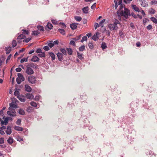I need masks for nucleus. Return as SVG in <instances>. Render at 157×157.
I'll use <instances>...</instances> for the list:
<instances>
[{"mask_svg":"<svg viewBox=\"0 0 157 157\" xmlns=\"http://www.w3.org/2000/svg\"><path fill=\"white\" fill-rule=\"evenodd\" d=\"M49 56L52 58V60L53 61L55 59V57L54 54L52 52H49Z\"/></svg>","mask_w":157,"mask_h":157,"instance_id":"obj_22","label":"nucleus"},{"mask_svg":"<svg viewBox=\"0 0 157 157\" xmlns=\"http://www.w3.org/2000/svg\"><path fill=\"white\" fill-rule=\"evenodd\" d=\"M138 2L142 7H146L148 6L147 2L145 0H138Z\"/></svg>","mask_w":157,"mask_h":157,"instance_id":"obj_3","label":"nucleus"},{"mask_svg":"<svg viewBox=\"0 0 157 157\" xmlns=\"http://www.w3.org/2000/svg\"><path fill=\"white\" fill-rule=\"evenodd\" d=\"M21 70V69L20 67H18L16 69V71L17 72H20Z\"/></svg>","mask_w":157,"mask_h":157,"instance_id":"obj_62","label":"nucleus"},{"mask_svg":"<svg viewBox=\"0 0 157 157\" xmlns=\"http://www.w3.org/2000/svg\"><path fill=\"white\" fill-rule=\"evenodd\" d=\"M81 36V35H80L79 36H77L76 37H75L73 38V40H78L80 39Z\"/></svg>","mask_w":157,"mask_h":157,"instance_id":"obj_45","label":"nucleus"},{"mask_svg":"<svg viewBox=\"0 0 157 157\" xmlns=\"http://www.w3.org/2000/svg\"><path fill=\"white\" fill-rule=\"evenodd\" d=\"M108 27L109 28V29L111 31L117 30L118 28L117 26L113 24H109Z\"/></svg>","mask_w":157,"mask_h":157,"instance_id":"obj_5","label":"nucleus"},{"mask_svg":"<svg viewBox=\"0 0 157 157\" xmlns=\"http://www.w3.org/2000/svg\"><path fill=\"white\" fill-rule=\"evenodd\" d=\"M40 33L39 32V31L38 30L37 31H33V33L32 35H33L35 36H37L39 34H40Z\"/></svg>","mask_w":157,"mask_h":157,"instance_id":"obj_30","label":"nucleus"},{"mask_svg":"<svg viewBox=\"0 0 157 157\" xmlns=\"http://www.w3.org/2000/svg\"><path fill=\"white\" fill-rule=\"evenodd\" d=\"M19 113L21 115H24L25 114V112L24 110L21 109H19Z\"/></svg>","mask_w":157,"mask_h":157,"instance_id":"obj_24","label":"nucleus"},{"mask_svg":"<svg viewBox=\"0 0 157 157\" xmlns=\"http://www.w3.org/2000/svg\"><path fill=\"white\" fill-rule=\"evenodd\" d=\"M75 42L74 40H71L70 42V44L73 45H75Z\"/></svg>","mask_w":157,"mask_h":157,"instance_id":"obj_59","label":"nucleus"},{"mask_svg":"<svg viewBox=\"0 0 157 157\" xmlns=\"http://www.w3.org/2000/svg\"><path fill=\"white\" fill-rule=\"evenodd\" d=\"M17 76L18 78H19L22 81L25 80V78L23 75L21 73H18L17 74Z\"/></svg>","mask_w":157,"mask_h":157,"instance_id":"obj_14","label":"nucleus"},{"mask_svg":"<svg viewBox=\"0 0 157 157\" xmlns=\"http://www.w3.org/2000/svg\"><path fill=\"white\" fill-rule=\"evenodd\" d=\"M37 29H38L40 31H44V29L43 27L41 25H39L37 26Z\"/></svg>","mask_w":157,"mask_h":157,"instance_id":"obj_42","label":"nucleus"},{"mask_svg":"<svg viewBox=\"0 0 157 157\" xmlns=\"http://www.w3.org/2000/svg\"><path fill=\"white\" fill-rule=\"evenodd\" d=\"M122 0H114L115 4V8L117 9L118 5H120L119 10L117 11L118 16L121 17L123 16V19L125 20L127 19L128 16L131 15L130 11L127 8L123 6L121 4Z\"/></svg>","mask_w":157,"mask_h":157,"instance_id":"obj_1","label":"nucleus"},{"mask_svg":"<svg viewBox=\"0 0 157 157\" xmlns=\"http://www.w3.org/2000/svg\"><path fill=\"white\" fill-rule=\"evenodd\" d=\"M34 97V96L32 94L27 93L26 94V97L28 99H32Z\"/></svg>","mask_w":157,"mask_h":157,"instance_id":"obj_7","label":"nucleus"},{"mask_svg":"<svg viewBox=\"0 0 157 157\" xmlns=\"http://www.w3.org/2000/svg\"><path fill=\"white\" fill-rule=\"evenodd\" d=\"M4 143V138H0V144H2Z\"/></svg>","mask_w":157,"mask_h":157,"instance_id":"obj_57","label":"nucleus"},{"mask_svg":"<svg viewBox=\"0 0 157 157\" xmlns=\"http://www.w3.org/2000/svg\"><path fill=\"white\" fill-rule=\"evenodd\" d=\"M17 140L19 142H21V141L23 140V139L21 137L18 136L17 138Z\"/></svg>","mask_w":157,"mask_h":157,"instance_id":"obj_52","label":"nucleus"},{"mask_svg":"<svg viewBox=\"0 0 157 157\" xmlns=\"http://www.w3.org/2000/svg\"><path fill=\"white\" fill-rule=\"evenodd\" d=\"M11 47L10 46L9 47L6 48V54H9L11 51Z\"/></svg>","mask_w":157,"mask_h":157,"instance_id":"obj_27","label":"nucleus"},{"mask_svg":"<svg viewBox=\"0 0 157 157\" xmlns=\"http://www.w3.org/2000/svg\"><path fill=\"white\" fill-rule=\"evenodd\" d=\"M88 46L89 48L90 49H93L94 47V46L91 42L89 43L88 44Z\"/></svg>","mask_w":157,"mask_h":157,"instance_id":"obj_40","label":"nucleus"},{"mask_svg":"<svg viewBox=\"0 0 157 157\" xmlns=\"http://www.w3.org/2000/svg\"><path fill=\"white\" fill-rule=\"evenodd\" d=\"M9 109L10 111H11L12 113H16L15 110L14 109H12V108H11L10 107H9Z\"/></svg>","mask_w":157,"mask_h":157,"instance_id":"obj_51","label":"nucleus"},{"mask_svg":"<svg viewBox=\"0 0 157 157\" xmlns=\"http://www.w3.org/2000/svg\"><path fill=\"white\" fill-rule=\"evenodd\" d=\"M58 59L59 61H62L63 59V55L59 52H58L57 54Z\"/></svg>","mask_w":157,"mask_h":157,"instance_id":"obj_8","label":"nucleus"},{"mask_svg":"<svg viewBox=\"0 0 157 157\" xmlns=\"http://www.w3.org/2000/svg\"><path fill=\"white\" fill-rule=\"evenodd\" d=\"M8 118L6 117L4 121H1V124L2 125H3L5 124V125H6L7 124L8 122Z\"/></svg>","mask_w":157,"mask_h":157,"instance_id":"obj_18","label":"nucleus"},{"mask_svg":"<svg viewBox=\"0 0 157 157\" xmlns=\"http://www.w3.org/2000/svg\"><path fill=\"white\" fill-rule=\"evenodd\" d=\"M38 56L40 57H45V54L44 52H42L40 54L38 55Z\"/></svg>","mask_w":157,"mask_h":157,"instance_id":"obj_35","label":"nucleus"},{"mask_svg":"<svg viewBox=\"0 0 157 157\" xmlns=\"http://www.w3.org/2000/svg\"><path fill=\"white\" fill-rule=\"evenodd\" d=\"M6 132L7 135H10L11 133L12 130L10 126H7Z\"/></svg>","mask_w":157,"mask_h":157,"instance_id":"obj_10","label":"nucleus"},{"mask_svg":"<svg viewBox=\"0 0 157 157\" xmlns=\"http://www.w3.org/2000/svg\"><path fill=\"white\" fill-rule=\"evenodd\" d=\"M30 105L34 107H36L37 106V104L35 102L32 101L30 103Z\"/></svg>","mask_w":157,"mask_h":157,"instance_id":"obj_39","label":"nucleus"},{"mask_svg":"<svg viewBox=\"0 0 157 157\" xmlns=\"http://www.w3.org/2000/svg\"><path fill=\"white\" fill-rule=\"evenodd\" d=\"M11 55H10L7 57V59L6 60V63H7L9 60L11 58Z\"/></svg>","mask_w":157,"mask_h":157,"instance_id":"obj_63","label":"nucleus"},{"mask_svg":"<svg viewBox=\"0 0 157 157\" xmlns=\"http://www.w3.org/2000/svg\"><path fill=\"white\" fill-rule=\"evenodd\" d=\"M28 80L29 82L32 83L34 84L35 83L36 80L35 77L33 76H30L29 77Z\"/></svg>","mask_w":157,"mask_h":157,"instance_id":"obj_4","label":"nucleus"},{"mask_svg":"<svg viewBox=\"0 0 157 157\" xmlns=\"http://www.w3.org/2000/svg\"><path fill=\"white\" fill-rule=\"evenodd\" d=\"M82 10L84 13H87L88 12L89 8L88 6H86L82 8Z\"/></svg>","mask_w":157,"mask_h":157,"instance_id":"obj_13","label":"nucleus"},{"mask_svg":"<svg viewBox=\"0 0 157 157\" xmlns=\"http://www.w3.org/2000/svg\"><path fill=\"white\" fill-rule=\"evenodd\" d=\"M96 3H94L91 7V8L92 9H94L96 7Z\"/></svg>","mask_w":157,"mask_h":157,"instance_id":"obj_60","label":"nucleus"},{"mask_svg":"<svg viewBox=\"0 0 157 157\" xmlns=\"http://www.w3.org/2000/svg\"><path fill=\"white\" fill-rule=\"evenodd\" d=\"M48 45L50 48L54 46V44L53 43V41H49Z\"/></svg>","mask_w":157,"mask_h":157,"instance_id":"obj_33","label":"nucleus"},{"mask_svg":"<svg viewBox=\"0 0 157 157\" xmlns=\"http://www.w3.org/2000/svg\"><path fill=\"white\" fill-rule=\"evenodd\" d=\"M11 108H13L15 109H16L17 108V105L14 104L10 103V107Z\"/></svg>","mask_w":157,"mask_h":157,"instance_id":"obj_29","label":"nucleus"},{"mask_svg":"<svg viewBox=\"0 0 157 157\" xmlns=\"http://www.w3.org/2000/svg\"><path fill=\"white\" fill-rule=\"evenodd\" d=\"M105 21V19H103L99 23L98 26H101V27H103V25L102 24Z\"/></svg>","mask_w":157,"mask_h":157,"instance_id":"obj_34","label":"nucleus"},{"mask_svg":"<svg viewBox=\"0 0 157 157\" xmlns=\"http://www.w3.org/2000/svg\"><path fill=\"white\" fill-rule=\"evenodd\" d=\"M25 88L26 91L28 92H30L31 91L32 89L28 85H25Z\"/></svg>","mask_w":157,"mask_h":157,"instance_id":"obj_11","label":"nucleus"},{"mask_svg":"<svg viewBox=\"0 0 157 157\" xmlns=\"http://www.w3.org/2000/svg\"><path fill=\"white\" fill-rule=\"evenodd\" d=\"M132 0H124V2L126 4L130 3Z\"/></svg>","mask_w":157,"mask_h":157,"instance_id":"obj_58","label":"nucleus"},{"mask_svg":"<svg viewBox=\"0 0 157 157\" xmlns=\"http://www.w3.org/2000/svg\"><path fill=\"white\" fill-rule=\"evenodd\" d=\"M60 51L62 52L63 54H64L65 55H67V52L66 50L63 48H60L59 49Z\"/></svg>","mask_w":157,"mask_h":157,"instance_id":"obj_16","label":"nucleus"},{"mask_svg":"<svg viewBox=\"0 0 157 157\" xmlns=\"http://www.w3.org/2000/svg\"><path fill=\"white\" fill-rule=\"evenodd\" d=\"M8 143L10 144H12L13 141V140L11 137H10L7 140Z\"/></svg>","mask_w":157,"mask_h":157,"instance_id":"obj_23","label":"nucleus"},{"mask_svg":"<svg viewBox=\"0 0 157 157\" xmlns=\"http://www.w3.org/2000/svg\"><path fill=\"white\" fill-rule=\"evenodd\" d=\"M74 18L77 21H80L82 19V18L81 17L78 16H75Z\"/></svg>","mask_w":157,"mask_h":157,"instance_id":"obj_28","label":"nucleus"},{"mask_svg":"<svg viewBox=\"0 0 157 157\" xmlns=\"http://www.w3.org/2000/svg\"><path fill=\"white\" fill-rule=\"evenodd\" d=\"M85 49V47L84 45H82L79 48V50L80 51H83Z\"/></svg>","mask_w":157,"mask_h":157,"instance_id":"obj_41","label":"nucleus"},{"mask_svg":"<svg viewBox=\"0 0 157 157\" xmlns=\"http://www.w3.org/2000/svg\"><path fill=\"white\" fill-rule=\"evenodd\" d=\"M19 99L22 102H24L25 101V99L24 97H20L19 98Z\"/></svg>","mask_w":157,"mask_h":157,"instance_id":"obj_50","label":"nucleus"},{"mask_svg":"<svg viewBox=\"0 0 157 157\" xmlns=\"http://www.w3.org/2000/svg\"><path fill=\"white\" fill-rule=\"evenodd\" d=\"M27 66L30 67L35 68H36L37 67V65L36 64L33 63L28 64Z\"/></svg>","mask_w":157,"mask_h":157,"instance_id":"obj_12","label":"nucleus"},{"mask_svg":"<svg viewBox=\"0 0 157 157\" xmlns=\"http://www.w3.org/2000/svg\"><path fill=\"white\" fill-rule=\"evenodd\" d=\"M101 46L103 50L107 48V46L105 42H102L101 44Z\"/></svg>","mask_w":157,"mask_h":157,"instance_id":"obj_31","label":"nucleus"},{"mask_svg":"<svg viewBox=\"0 0 157 157\" xmlns=\"http://www.w3.org/2000/svg\"><path fill=\"white\" fill-rule=\"evenodd\" d=\"M25 72L28 75H31L34 73L33 69L31 68L28 67L27 65L26 66V69Z\"/></svg>","mask_w":157,"mask_h":157,"instance_id":"obj_2","label":"nucleus"},{"mask_svg":"<svg viewBox=\"0 0 157 157\" xmlns=\"http://www.w3.org/2000/svg\"><path fill=\"white\" fill-rule=\"evenodd\" d=\"M99 34L100 33L99 32H97L96 34H94L93 36L92 39L94 40H98L99 38Z\"/></svg>","mask_w":157,"mask_h":157,"instance_id":"obj_6","label":"nucleus"},{"mask_svg":"<svg viewBox=\"0 0 157 157\" xmlns=\"http://www.w3.org/2000/svg\"><path fill=\"white\" fill-rule=\"evenodd\" d=\"M21 120L20 119H18L16 121V124L18 125H21Z\"/></svg>","mask_w":157,"mask_h":157,"instance_id":"obj_53","label":"nucleus"},{"mask_svg":"<svg viewBox=\"0 0 157 157\" xmlns=\"http://www.w3.org/2000/svg\"><path fill=\"white\" fill-rule=\"evenodd\" d=\"M20 93L18 90H16L14 93V94L15 96H17V97L19 95Z\"/></svg>","mask_w":157,"mask_h":157,"instance_id":"obj_49","label":"nucleus"},{"mask_svg":"<svg viewBox=\"0 0 157 157\" xmlns=\"http://www.w3.org/2000/svg\"><path fill=\"white\" fill-rule=\"evenodd\" d=\"M132 9L135 11H137L138 12H139L140 11L139 8L136 5H132Z\"/></svg>","mask_w":157,"mask_h":157,"instance_id":"obj_20","label":"nucleus"},{"mask_svg":"<svg viewBox=\"0 0 157 157\" xmlns=\"http://www.w3.org/2000/svg\"><path fill=\"white\" fill-rule=\"evenodd\" d=\"M77 54L78 56V58L81 60H82L83 59L84 57L82 56V54L80 53L79 52H77Z\"/></svg>","mask_w":157,"mask_h":157,"instance_id":"obj_17","label":"nucleus"},{"mask_svg":"<svg viewBox=\"0 0 157 157\" xmlns=\"http://www.w3.org/2000/svg\"><path fill=\"white\" fill-rule=\"evenodd\" d=\"M36 52L37 53H40L42 52L40 48L37 49L36 50Z\"/></svg>","mask_w":157,"mask_h":157,"instance_id":"obj_64","label":"nucleus"},{"mask_svg":"<svg viewBox=\"0 0 157 157\" xmlns=\"http://www.w3.org/2000/svg\"><path fill=\"white\" fill-rule=\"evenodd\" d=\"M87 40V37L86 36H84L82 38V39L81 40V42L82 43L83 42L85 41H86Z\"/></svg>","mask_w":157,"mask_h":157,"instance_id":"obj_44","label":"nucleus"},{"mask_svg":"<svg viewBox=\"0 0 157 157\" xmlns=\"http://www.w3.org/2000/svg\"><path fill=\"white\" fill-rule=\"evenodd\" d=\"M26 38V36L23 34H21L19 35L17 37V39L19 40H21L24 39Z\"/></svg>","mask_w":157,"mask_h":157,"instance_id":"obj_21","label":"nucleus"},{"mask_svg":"<svg viewBox=\"0 0 157 157\" xmlns=\"http://www.w3.org/2000/svg\"><path fill=\"white\" fill-rule=\"evenodd\" d=\"M47 27L50 29H52L53 26L50 23H48Z\"/></svg>","mask_w":157,"mask_h":157,"instance_id":"obj_32","label":"nucleus"},{"mask_svg":"<svg viewBox=\"0 0 157 157\" xmlns=\"http://www.w3.org/2000/svg\"><path fill=\"white\" fill-rule=\"evenodd\" d=\"M31 39L30 37L26 39H25L23 40V42H25L26 43L28 42Z\"/></svg>","mask_w":157,"mask_h":157,"instance_id":"obj_43","label":"nucleus"},{"mask_svg":"<svg viewBox=\"0 0 157 157\" xmlns=\"http://www.w3.org/2000/svg\"><path fill=\"white\" fill-rule=\"evenodd\" d=\"M149 13L151 14H154L155 13V10L153 9L152 8H151L149 11Z\"/></svg>","mask_w":157,"mask_h":157,"instance_id":"obj_46","label":"nucleus"},{"mask_svg":"<svg viewBox=\"0 0 157 157\" xmlns=\"http://www.w3.org/2000/svg\"><path fill=\"white\" fill-rule=\"evenodd\" d=\"M12 44L13 48H14L17 45V41L15 40H13L12 41Z\"/></svg>","mask_w":157,"mask_h":157,"instance_id":"obj_38","label":"nucleus"},{"mask_svg":"<svg viewBox=\"0 0 157 157\" xmlns=\"http://www.w3.org/2000/svg\"><path fill=\"white\" fill-rule=\"evenodd\" d=\"M70 27L72 29H75L77 27V24L75 23H73L70 25Z\"/></svg>","mask_w":157,"mask_h":157,"instance_id":"obj_19","label":"nucleus"},{"mask_svg":"<svg viewBox=\"0 0 157 157\" xmlns=\"http://www.w3.org/2000/svg\"><path fill=\"white\" fill-rule=\"evenodd\" d=\"M22 31H23V34H29V32L28 31L25 29H23Z\"/></svg>","mask_w":157,"mask_h":157,"instance_id":"obj_47","label":"nucleus"},{"mask_svg":"<svg viewBox=\"0 0 157 157\" xmlns=\"http://www.w3.org/2000/svg\"><path fill=\"white\" fill-rule=\"evenodd\" d=\"M58 31L62 35L65 34V31L64 29H59L58 30Z\"/></svg>","mask_w":157,"mask_h":157,"instance_id":"obj_37","label":"nucleus"},{"mask_svg":"<svg viewBox=\"0 0 157 157\" xmlns=\"http://www.w3.org/2000/svg\"><path fill=\"white\" fill-rule=\"evenodd\" d=\"M27 61H28V59L27 58V59L23 58V59H21L20 62L21 63H23L25 61L27 62Z\"/></svg>","mask_w":157,"mask_h":157,"instance_id":"obj_54","label":"nucleus"},{"mask_svg":"<svg viewBox=\"0 0 157 157\" xmlns=\"http://www.w3.org/2000/svg\"><path fill=\"white\" fill-rule=\"evenodd\" d=\"M113 21V24L117 26V24H120L119 21L116 19H114Z\"/></svg>","mask_w":157,"mask_h":157,"instance_id":"obj_25","label":"nucleus"},{"mask_svg":"<svg viewBox=\"0 0 157 157\" xmlns=\"http://www.w3.org/2000/svg\"><path fill=\"white\" fill-rule=\"evenodd\" d=\"M43 49L45 51H47L49 50V48L48 46H46L44 47Z\"/></svg>","mask_w":157,"mask_h":157,"instance_id":"obj_55","label":"nucleus"},{"mask_svg":"<svg viewBox=\"0 0 157 157\" xmlns=\"http://www.w3.org/2000/svg\"><path fill=\"white\" fill-rule=\"evenodd\" d=\"M52 21L53 24H58V22L55 20H52Z\"/></svg>","mask_w":157,"mask_h":157,"instance_id":"obj_61","label":"nucleus"},{"mask_svg":"<svg viewBox=\"0 0 157 157\" xmlns=\"http://www.w3.org/2000/svg\"><path fill=\"white\" fill-rule=\"evenodd\" d=\"M16 81H17V83L18 84H20L21 83V82L22 81H21V79H20L19 78L17 77L16 79Z\"/></svg>","mask_w":157,"mask_h":157,"instance_id":"obj_48","label":"nucleus"},{"mask_svg":"<svg viewBox=\"0 0 157 157\" xmlns=\"http://www.w3.org/2000/svg\"><path fill=\"white\" fill-rule=\"evenodd\" d=\"M39 58L36 56H34L31 59V60L34 62L38 61L39 60Z\"/></svg>","mask_w":157,"mask_h":157,"instance_id":"obj_9","label":"nucleus"},{"mask_svg":"<svg viewBox=\"0 0 157 157\" xmlns=\"http://www.w3.org/2000/svg\"><path fill=\"white\" fill-rule=\"evenodd\" d=\"M66 50L67 51L69 55H71L72 54V51L71 48H66Z\"/></svg>","mask_w":157,"mask_h":157,"instance_id":"obj_26","label":"nucleus"},{"mask_svg":"<svg viewBox=\"0 0 157 157\" xmlns=\"http://www.w3.org/2000/svg\"><path fill=\"white\" fill-rule=\"evenodd\" d=\"M14 129L15 130L17 131H22L23 130V128L22 127L16 126L14 127Z\"/></svg>","mask_w":157,"mask_h":157,"instance_id":"obj_15","label":"nucleus"},{"mask_svg":"<svg viewBox=\"0 0 157 157\" xmlns=\"http://www.w3.org/2000/svg\"><path fill=\"white\" fill-rule=\"evenodd\" d=\"M151 20L155 24L157 23V20L154 17H152L151 18Z\"/></svg>","mask_w":157,"mask_h":157,"instance_id":"obj_36","label":"nucleus"},{"mask_svg":"<svg viewBox=\"0 0 157 157\" xmlns=\"http://www.w3.org/2000/svg\"><path fill=\"white\" fill-rule=\"evenodd\" d=\"M152 26L151 25H149L147 27V29L148 30L151 29H152Z\"/></svg>","mask_w":157,"mask_h":157,"instance_id":"obj_56","label":"nucleus"}]
</instances>
